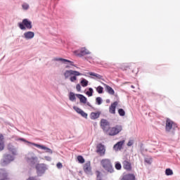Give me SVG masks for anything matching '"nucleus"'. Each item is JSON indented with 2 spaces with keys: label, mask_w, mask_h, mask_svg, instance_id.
I'll return each mask as SVG.
<instances>
[{
  "label": "nucleus",
  "mask_w": 180,
  "mask_h": 180,
  "mask_svg": "<svg viewBox=\"0 0 180 180\" xmlns=\"http://www.w3.org/2000/svg\"><path fill=\"white\" fill-rule=\"evenodd\" d=\"M101 165L106 172H108L109 174H113L115 172V169L113 168V165H112L110 159L104 158L101 160Z\"/></svg>",
  "instance_id": "obj_1"
},
{
  "label": "nucleus",
  "mask_w": 180,
  "mask_h": 180,
  "mask_svg": "<svg viewBox=\"0 0 180 180\" xmlns=\"http://www.w3.org/2000/svg\"><path fill=\"white\" fill-rule=\"evenodd\" d=\"M17 141H23L24 143H27L28 144L34 146V147H37V148H41V150H44L45 153H48L49 154H53V150L50 148H47L46 146H44L43 145L30 142L23 138H20V139H17Z\"/></svg>",
  "instance_id": "obj_2"
},
{
  "label": "nucleus",
  "mask_w": 180,
  "mask_h": 180,
  "mask_svg": "<svg viewBox=\"0 0 180 180\" xmlns=\"http://www.w3.org/2000/svg\"><path fill=\"white\" fill-rule=\"evenodd\" d=\"M176 129H178V124L174 122V121H172V120H171L169 118H167L166 125H165L166 133L171 132V130L174 131V130H176Z\"/></svg>",
  "instance_id": "obj_3"
},
{
  "label": "nucleus",
  "mask_w": 180,
  "mask_h": 180,
  "mask_svg": "<svg viewBox=\"0 0 180 180\" xmlns=\"http://www.w3.org/2000/svg\"><path fill=\"white\" fill-rule=\"evenodd\" d=\"M18 26L21 30H26V29L30 30L33 27L32 21L27 18L23 19L22 22H18Z\"/></svg>",
  "instance_id": "obj_4"
},
{
  "label": "nucleus",
  "mask_w": 180,
  "mask_h": 180,
  "mask_svg": "<svg viewBox=\"0 0 180 180\" xmlns=\"http://www.w3.org/2000/svg\"><path fill=\"white\" fill-rule=\"evenodd\" d=\"M123 130V127L122 125H115L113 127H110V129H108V131L107 134L108 136H117V134H119L120 131Z\"/></svg>",
  "instance_id": "obj_5"
},
{
  "label": "nucleus",
  "mask_w": 180,
  "mask_h": 180,
  "mask_svg": "<svg viewBox=\"0 0 180 180\" xmlns=\"http://www.w3.org/2000/svg\"><path fill=\"white\" fill-rule=\"evenodd\" d=\"M73 54L77 57H84V56L91 54V51H89L86 47H82L80 49L74 51Z\"/></svg>",
  "instance_id": "obj_6"
},
{
  "label": "nucleus",
  "mask_w": 180,
  "mask_h": 180,
  "mask_svg": "<svg viewBox=\"0 0 180 180\" xmlns=\"http://www.w3.org/2000/svg\"><path fill=\"white\" fill-rule=\"evenodd\" d=\"M15 158L11 154H6L4 155V159L1 162V165L2 167H5V165H8L11 161H13Z\"/></svg>",
  "instance_id": "obj_7"
},
{
  "label": "nucleus",
  "mask_w": 180,
  "mask_h": 180,
  "mask_svg": "<svg viewBox=\"0 0 180 180\" xmlns=\"http://www.w3.org/2000/svg\"><path fill=\"white\" fill-rule=\"evenodd\" d=\"M35 168L37 169L38 176H41V175L46 172V169H47L46 165L43 163L37 164Z\"/></svg>",
  "instance_id": "obj_8"
},
{
  "label": "nucleus",
  "mask_w": 180,
  "mask_h": 180,
  "mask_svg": "<svg viewBox=\"0 0 180 180\" xmlns=\"http://www.w3.org/2000/svg\"><path fill=\"white\" fill-rule=\"evenodd\" d=\"M101 129H103V131L107 133L109 131L110 129V123H109V122L105 119H102L101 120Z\"/></svg>",
  "instance_id": "obj_9"
},
{
  "label": "nucleus",
  "mask_w": 180,
  "mask_h": 180,
  "mask_svg": "<svg viewBox=\"0 0 180 180\" xmlns=\"http://www.w3.org/2000/svg\"><path fill=\"white\" fill-rule=\"evenodd\" d=\"M72 75H82V74H81V72L77 70H66L64 72L65 79H68V78H70L71 76Z\"/></svg>",
  "instance_id": "obj_10"
},
{
  "label": "nucleus",
  "mask_w": 180,
  "mask_h": 180,
  "mask_svg": "<svg viewBox=\"0 0 180 180\" xmlns=\"http://www.w3.org/2000/svg\"><path fill=\"white\" fill-rule=\"evenodd\" d=\"M96 153L101 157H103L106 153V149L105 148V146L102 143H98L96 146Z\"/></svg>",
  "instance_id": "obj_11"
},
{
  "label": "nucleus",
  "mask_w": 180,
  "mask_h": 180,
  "mask_svg": "<svg viewBox=\"0 0 180 180\" xmlns=\"http://www.w3.org/2000/svg\"><path fill=\"white\" fill-rule=\"evenodd\" d=\"M0 180H11L9 173L5 169H0Z\"/></svg>",
  "instance_id": "obj_12"
},
{
  "label": "nucleus",
  "mask_w": 180,
  "mask_h": 180,
  "mask_svg": "<svg viewBox=\"0 0 180 180\" xmlns=\"http://www.w3.org/2000/svg\"><path fill=\"white\" fill-rule=\"evenodd\" d=\"M122 167L124 169H126V171H131L132 167H131V162H130V160L129 159H124L122 162Z\"/></svg>",
  "instance_id": "obj_13"
},
{
  "label": "nucleus",
  "mask_w": 180,
  "mask_h": 180,
  "mask_svg": "<svg viewBox=\"0 0 180 180\" xmlns=\"http://www.w3.org/2000/svg\"><path fill=\"white\" fill-rule=\"evenodd\" d=\"M83 169L86 175H92V167H91V162H87L83 166Z\"/></svg>",
  "instance_id": "obj_14"
},
{
  "label": "nucleus",
  "mask_w": 180,
  "mask_h": 180,
  "mask_svg": "<svg viewBox=\"0 0 180 180\" xmlns=\"http://www.w3.org/2000/svg\"><path fill=\"white\" fill-rule=\"evenodd\" d=\"M53 61H60L63 64H67V63H69L70 65H72V67H75V65H74V62L70 60L64 59L63 58H54L53 59Z\"/></svg>",
  "instance_id": "obj_15"
},
{
  "label": "nucleus",
  "mask_w": 180,
  "mask_h": 180,
  "mask_svg": "<svg viewBox=\"0 0 180 180\" xmlns=\"http://www.w3.org/2000/svg\"><path fill=\"white\" fill-rule=\"evenodd\" d=\"M7 149L13 155H18V149L13 146L12 143H8L7 146Z\"/></svg>",
  "instance_id": "obj_16"
},
{
  "label": "nucleus",
  "mask_w": 180,
  "mask_h": 180,
  "mask_svg": "<svg viewBox=\"0 0 180 180\" xmlns=\"http://www.w3.org/2000/svg\"><path fill=\"white\" fill-rule=\"evenodd\" d=\"M73 109H74V110H75V112H77V113H79V115H81V116H82V117H84V119H87L88 114H86V112H84V110H82L81 108H79L77 106H74Z\"/></svg>",
  "instance_id": "obj_17"
},
{
  "label": "nucleus",
  "mask_w": 180,
  "mask_h": 180,
  "mask_svg": "<svg viewBox=\"0 0 180 180\" xmlns=\"http://www.w3.org/2000/svg\"><path fill=\"white\" fill-rule=\"evenodd\" d=\"M23 37H24V39H25V40H32V39H33V37H34V32H31V31L25 32L23 34Z\"/></svg>",
  "instance_id": "obj_18"
},
{
  "label": "nucleus",
  "mask_w": 180,
  "mask_h": 180,
  "mask_svg": "<svg viewBox=\"0 0 180 180\" xmlns=\"http://www.w3.org/2000/svg\"><path fill=\"white\" fill-rule=\"evenodd\" d=\"M26 160H27V162H28L30 165L33 166L37 162L38 158L36 156L31 157V158L27 157Z\"/></svg>",
  "instance_id": "obj_19"
},
{
  "label": "nucleus",
  "mask_w": 180,
  "mask_h": 180,
  "mask_svg": "<svg viewBox=\"0 0 180 180\" xmlns=\"http://www.w3.org/2000/svg\"><path fill=\"white\" fill-rule=\"evenodd\" d=\"M118 104L119 103H117V101H115L113 103L111 104L109 108L110 113H112V115H115V113H116V106H117Z\"/></svg>",
  "instance_id": "obj_20"
},
{
  "label": "nucleus",
  "mask_w": 180,
  "mask_h": 180,
  "mask_svg": "<svg viewBox=\"0 0 180 180\" xmlns=\"http://www.w3.org/2000/svg\"><path fill=\"white\" fill-rule=\"evenodd\" d=\"M124 144V141H120L117 142L115 145H114L113 149L115 151H119V150H122V148L123 147Z\"/></svg>",
  "instance_id": "obj_21"
},
{
  "label": "nucleus",
  "mask_w": 180,
  "mask_h": 180,
  "mask_svg": "<svg viewBox=\"0 0 180 180\" xmlns=\"http://www.w3.org/2000/svg\"><path fill=\"white\" fill-rule=\"evenodd\" d=\"M121 180H136V176L133 174H124Z\"/></svg>",
  "instance_id": "obj_22"
},
{
  "label": "nucleus",
  "mask_w": 180,
  "mask_h": 180,
  "mask_svg": "<svg viewBox=\"0 0 180 180\" xmlns=\"http://www.w3.org/2000/svg\"><path fill=\"white\" fill-rule=\"evenodd\" d=\"M76 96L79 99L81 103H86L87 98L85 96L82 94H76Z\"/></svg>",
  "instance_id": "obj_23"
},
{
  "label": "nucleus",
  "mask_w": 180,
  "mask_h": 180,
  "mask_svg": "<svg viewBox=\"0 0 180 180\" xmlns=\"http://www.w3.org/2000/svg\"><path fill=\"white\" fill-rule=\"evenodd\" d=\"M101 116V112H91L90 115V117L91 120H95L96 119H98V117Z\"/></svg>",
  "instance_id": "obj_24"
},
{
  "label": "nucleus",
  "mask_w": 180,
  "mask_h": 180,
  "mask_svg": "<svg viewBox=\"0 0 180 180\" xmlns=\"http://www.w3.org/2000/svg\"><path fill=\"white\" fill-rule=\"evenodd\" d=\"M5 148V142H4V135L0 134V151L4 150Z\"/></svg>",
  "instance_id": "obj_25"
},
{
  "label": "nucleus",
  "mask_w": 180,
  "mask_h": 180,
  "mask_svg": "<svg viewBox=\"0 0 180 180\" xmlns=\"http://www.w3.org/2000/svg\"><path fill=\"white\" fill-rule=\"evenodd\" d=\"M105 89L110 95H115V90L109 85H105Z\"/></svg>",
  "instance_id": "obj_26"
},
{
  "label": "nucleus",
  "mask_w": 180,
  "mask_h": 180,
  "mask_svg": "<svg viewBox=\"0 0 180 180\" xmlns=\"http://www.w3.org/2000/svg\"><path fill=\"white\" fill-rule=\"evenodd\" d=\"M77 94H74V92L70 91L69 94V100L71 101V102H74V101H76L77 99Z\"/></svg>",
  "instance_id": "obj_27"
},
{
  "label": "nucleus",
  "mask_w": 180,
  "mask_h": 180,
  "mask_svg": "<svg viewBox=\"0 0 180 180\" xmlns=\"http://www.w3.org/2000/svg\"><path fill=\"white\" fill-rule=\"evenodd\" d=\"M88 74H89V75H91V77H96V78L97 79H102V78H103L102 75L95 73V72H89Z\"/></svg>",
  "instance_id": "obj_28"
},
{
  "label": "nucleus",
  "mask_w": 180,
  "mask_h": 180,
  "mask_svg": "<svg viewBox=\"0 0 180 180\" xmlns=\"http://www.w3.org/2000/svg\"><path fill=\"white\" fill-rule=\"evenodd\" d=\"M89 83V82H88V80H86V79H84V78H82V80L80 81V84L82 86H83V88L88 86Z\"/></svg>",
  "instance_id": "obj_29"
},
{
  "label": "nucleus",
  "mask_w": 180,
  "mask_h": 180,
  "mask_svg": "<svg viewBox=\"0 0 180 180\" xmlns=\"http://www.w3.org/2000/svg\"><path fill=\"white\" fill-rule=\"evenodd\" d=\"M86 95H87V96H89V97L92 96L94 95V89H92L91 87L89 88V91H87L86 92Z\"/></svg>",
  "instance_id": "obj_30"
},
{
  "label": "nucleus",
  "mask_w": 180,
  "mask_h": 180,
  "mask_svg": "<svg viewBox=\"0 0 180 180\" xmlns=\"http://www.w3.org/2000/svg\"><path fill=\"white\" fill-rule=\"evenodd\" d=\"M165 174L169 176V175H174V172L171 169H166Z\"/></svg>",
  "instance_id": "obj_31"
},
{
  "label": "nucleus",
  "mask_w": 180,
  "mask_h": 180,
  "mask_svg": "<svg viewBox=\"0 0 180 180\" xmlns=\"http://www.w3.org/2000/svg\"><path fill=\"white\" fill-rule=\"evenodd\" d=\"M77 77H79V75H72L70 76V81L71 82H75V81H77Z\"/></svg>",
  "instance_id": "obj_32"
},
{
  "label": "nucleus",
  "mask_w": 180,
  "mask_h": 180,
  "mask_svg": "<svg viewBox=\"0 0 180 180\" xmlns=\"http://www.w3.org/2000/svg\"><path fill=\"white\" fill-rule=\"evenodd\" d=\"M77 160L80 164H84L85 162V159H84V157L79 155L77 157Z\"/></svg>",
  "instance_id": "obj_33"
},
{
  "label": "nucleus",
  "mask_w": 180,
  "mask_h": 180,
  "mask_svg": "<svg viewBox=\"0 0 180 180\" xmlns=\"http://www.w3.org/2000/svg\"><path fill=\"white\" fill-rule=\"evenodd\" d=\"M102 102H103V101L102 100V98L101 97H97L96 98V103L97 105H102Z\"/></svg>",
  "instance_id": "obj_34"
},
{
  "label": "nucleus",
  "mask_w": 180,
  "mask_h": 180,
  "mask_svg": "<svg viewBox=\"0 0 180 180\" xmlns=\"http://www.w3.org/2000/svg\"><path fill=\"white\" fill-rule=\"evenodd\" d=\"M22 9H23L24 11H27V9H29V8H30V6H29V4H27V3H23V4H22Z\"/></svg>",
  "instance_id": "obj_35"
},
{
  "label": "nucleus",
  "mask_w": 180,
  "mask_h": 180,
  "mask_svg": "<svg viewBox=\"0 0 180 180\" xmlns=\"http://www.w3.org/2000/svg\"><path fill=\"white\" fill-rule=\"evenodd\" d=\"M96 91H97L98 94H103V87H102V86H98L96 88Z\"/></svg>",
  "instance_id": "obj_36"
},
{
  "label": "nucleus",
  "mask_w": 180,
  "mask_h": 180,
  "mask_svg": "<svg viewBox=\"0 0 180 180\" xmlns=\"http://www.w3.org/2000/svg\"><path fill=\"white\" fill-rule=\"evenodd\" d=\"M118 113L120 116H124L126 115V112H124V110H123L122 108H120L118 110Z\"/></svg>",
  "instance_id": "obj_37"
},
{
  "label": "nucleus",
  "mask_w": 180,
  "mask_h": 180,
  "mask_svg": "<svg viewBox=\"0 0 180 180\" xmlns=\"http://www.w3.org/2000/svg\"><path fill=\"white\" fill-rule=\"evenodd\" d=\"M115 168L119 171L120 169H122V164H120V162H115Z\"/></svg>",
  "instance_id": "obj_38"
},
{
  "label": "nucleus",
  "mask_w": 180,
  "mask_h": 180,
  "mask_svg": "<svg viewBox=\"0 0 180 180\" xmlns=\"http://www.w3.org/2000/svg\"><path fill=\"white\" fill-rule=\"evenodd\" d=\"M96 180H103L102 179V176H101V172L96 171Z\"/></svg>",
  "instance_id": "obj_39"
},
{
  "label": "nucleus",
  "mask_w": 180,
  "mask_h": 180,
  "mask_svg": "<svg viewBox=\"0 0 180 180\" xmlns=\"http://www.w3.org/2000/svg\"><path fill=\"white\" fill-rule=\"evenodd\" d=\"M145 162H146L147 164L151 165V162H153V158H145Z\"/></svg>",
  "instance_id": "obj_40"
},
{
  "label": "nucleus",
  "mask_w": 180,
  "mask_h": 180,
  "mask_svg": "<svg viewBox=\"0 0 180 180\" xmlns=\"http://www.w3.org/2000/svg\"><path fill=\"white\" fill-rule=\"evenodd\" d=\"M76 89H77V91L78 92H80V91H81V84H77L76 85Z\"/></svg>",
  "instance_id": "obj_41"
},
{
  "label": "nucleus",
  "mask_w": 180,
  "mask_h": 180,
  "mask_svg": "<svg viewBox=\"0 0 180 180\" xmlns=\"http://www.w3.org/2000/svg\"><path fill=\"white\" fill-rule=\"evenodd\" d=\"M56 167L58 169H61V168H63V164L61 162H58L57 163Z\"/></svg>",
  "instance_id": "obj_42"
},
{
  "label": "nucleus",
  "mask_w": 180,
  "mask_h": 180,
  "mask_svg": "<svg viewBox=\"0 0 180 180\" xmlns=\"http://www.w3.org/2000/svg\"><path fill=\"white\" fill-rule=\"evenodd\" d=\"M134 143V142L133 141V140L129 141V142L127 143L128 147H131V146H133Z\"/></svg>",
  "instance_id": "obj_43"
},
{
  "label": "nucleus",
  "mask_w": 180,
  "mask_h": 180,
  "mask_svg": "<svg viewBox=\"0 0 180 180\" xmlns=\"http://www.w3.org/2000/svg\"><path fill=\"white\" fill-rule=\"evenodd\" d=\"M44 158L46 161H51V157L45 156Z\"/></svg>",
  "instance_id": "obj_44"
},
{
  "label": "nucleus",
  "mask_w": 180,
  "mask_h": 180,
  "mask_svg": "<svg viewBox=\"0 0 180 180\" xmlns=\"http://www.w3.org/2000/svg\"><path fill=\"white\" fill-rule=\"evenodd\" d=\"M86 103L87 106H89V108H92V105H91V103L87 102Z\"/></svg>",
  "instance_id": "obj_45"
},
{
  "label": "nucleus",
  "mask_w": 180,
  "mask_h": 180,
  "mask_svg": "<svg viewBox=\"0 0 180 180\" xmlns=\"http://www.w3.org/2000/svg\"><path fill=\"white\" fill-rule=\"evenodd\" d=\"M107 103H109L110 102V100H106Z\"/></svg>",
  "instance_id": "obj_46"
},
{
  "label": "nucleus",
  "mask_w": 180,
  "mask_h": 180,
  "mask_svg": "<svg viewBox=\"0 0 180 180\" xmlns=\"http://www.w3.org/2000/svg\"><path fill=\"white\" fill-rule=\"evenodd\" d=\"M131 87L134 89V86L131 85Z\"/></svg>",
  "instance_id": "obj_47"
},
{
  "label": "nucleus",
  "mask_w": 180,
  "mask_h": 180,
  "mask_svg": "<svg viewBox=\"0 0 180 180\" xmlns=\"http://www.w3.org/2000/svg\"><path fill=\"white\" fill-rule=\"evenodd\" d=\"M66 68H68V66H66Z\"/></svg>",
  "instance_id": "obj_48"
}]
</instances>
